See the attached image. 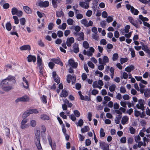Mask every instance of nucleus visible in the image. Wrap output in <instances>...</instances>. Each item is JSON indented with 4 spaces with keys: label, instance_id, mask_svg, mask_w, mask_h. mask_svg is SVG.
<instances>
[{
    "label": "nucleus",
    "instance_id": "obj_4",
    "mask_svg": "<svg viewBox=\"0 0 150 150\" xmlns=\"http://www.w3.org/2000/svg\"><path fill=\"white\" fill-rule=\"evenodd\" d=\"M71 83L74 84L76 82V77L75 75L71 76V74L67 75V81L68 83H70L71 82Z\"/></svg>",
    "mask_w": 150,
    "mask_h": 150
},
{
    "label": "nucleus",
    "instance_id": "obj_39",
    "mask_svg": "<svg viewBox=\"0 0 150 150\" xmlns=\"http://www.w3.org/2000/svg\"><path fill=\"white\" fill-rule=\"evenodd\" d=\"M105 135V133L103 129L101 128L100 130V137H104Z\"/></svg>",
    "mask_w": 150,
    "mask_h": 150
},
{
    "label": "nucleus",
    "instance_id": "obj_8",
    "mask_svg": "<svg viewBox=\"0 0 150 150\" xmlns=\"http://www.w3.org/2000/svg\"><path fill=\"white\" fill-rule=\"evenodd\" d=\"M38 5L40 7H46L49 5V3L47 1H46L44 2L40 1L38 3Z\"/></svg>",
    "mask_w": 150,
    "mask_h": 150
},
{
    "label": "nucleus",
    "instance_id": "obj_44",
    "mask_svg": "<svg viewBox=\"0 0 150 150\" xmlns=\"http://www.w3.org/2000/svg\"><path fill=\"white\" fill-rule=\"evenodd\" d=\"M29 125L28 124H24L23 125V124H21L20 127L22 129H25L29 127Z\"/></svg>",
    "mask_w": 150,
    "mask_h": 150
},
{
    "label": "nucleus",
    "instance_id": "obj_37",
    "mask_svg": "<svg viewBox=\"0 0 150 150\" xmlns=\"http://www.w3.org/2000/svg\"><path fill=\"white\" fill-rule=\"evenodd\" d=\"M47 96L44 95H42L41 97V100L42 102L45 103H47Z\"/></svg>",
    "mask_w": 150,
    "mask_h": 150
},
{
    "label": "nucleus",
    "instance_id": "obj_16",
    "mask_svg": "<svg viewBox=\"0 0 150 150\" xmlns=\"http://www.w3.org/2000/svg\"><path fill=\"white\" fill-rule=\"evenodd\" d=\"M37 64L38 66H40L42 64V60L40 55L38 54L37 57Z\"/></svg>",
    "mask_w": 150,
    "mask_h": 150
},
{
    "label": "nucleus",
    "instance_id": "obj_5",
    "mask_svg": "<svg viewBox=\"0 0 150 150\" xmlns=\"http://www.w3.org/2000/svg\"><path fill=\"white\" fill-rule=\"evenodd\" d=\"M109 70L111 73L110 76L111 78L113 79L114 76L115 69L112 67H111L110 68L109 66H107L105 69V71L107 73H108Z\"/></svg>",
    "mask_w": 150,
    "mask_h": 150
},
{
    "label": "nucleus",
    "instance_id": "obj_55",
    "mask_svg": "<svg viewBox=\"0 0 150 150\" xmlns=\"http://www.w3.org/2000/svg\"><path fill=\"white\" fill-rule=\"evenodd\" d=\"M30 113L31 114L32 113H35V114H37L38 113V110L37 109H31L30 110Z\"/></svg>",
    "mask_w": 150,
    "mask_h": 150
},
{
    "label": "nucleus",
    "instance_id": "obj_59",
    "mask_svg": "<svg viewBox=\"0 0 150 150\" xmlns=\"http://www.w3.org/2000/svg\"><path fill=\"white\" fill-rule=\"evenodd\" d=\"M88 65L89 67L92 69H93L95 67L94 64L91 61H89L88 62Z\"/></svg>",
    "mask_w": 150,
    "mask_h": 150
},
{
    "label": "nucleus",
    "instance_id": "obj_17",
    "mask_svg": "<svg viewBox=\"0 0 150 150\" xmlns=\"http://www.w3.org/2000/svg\"><path fill=\"white\" fill-rule=\"evenodd\" d=\"M52 4L53 7L54 8H56L57 6V1L58 3H60L62 1V0H51Z\"/></svg>",
    "mask_w": 150,
    "mask_h": 150
},
{
    "label": "nucleus",
    "instance_id": "obj_22",
    "mask_svg": "<svg viewBox=\"0 0 150 150\" xmlns=\"http://www.w3.org/2000/svg\"><path fill=\"white\" fill-rule=\"evenodd\" d=\"M23 81L26 83V86L23 85L24 87L26 89H28L29 87V84L28 82L25 77H23Z\"/></svg>",
    "mask_w": 150,
    "mask_h": 150
},
{
    "label": "nucleus",
    "instance_id": "obj_34",
    "mask_svg": "<svg viewBox=\"0 0 150 150\" xmlns=\"http://www.w3.org/2000/svg\"><path fill=\"white\" fill-rule=\"evenodd\" d=\"M18 9L16 7H13L11 9V13L13 15H16L18 12Z\"/></svg>",
    "mask_w": 150,
    "mask_h": 150
},
{
    "label": "nucleus",
    "instance_id": "obj_20",
    "mask_svg": "<svg viewBox=\"0 0 150 150\" xmlns=\"http://www.w3.org/2000/svg\"><path fill=\"white\" fill-rule=\"evenodd\" d=\"M134 67L133 65H131L130 66L127 67L125 69V70L128 72H130L132 70L134 69Z\"/></svg>",
    "mask_w": 150,
    "mask_h": 150
},
{
    "label": "nucleus",
    "instance_id": "obj_14",
    "mask_svg": "<svg viewBox=\"0 0 150 150\" xmlns=\"http://www.w3.org/2000/svg\"><path fill=\"white\" fill-rule=\"evenodd\" d=\"M5 79L8 80L9 83H11V81H13L14 83H16L15 77L11 75H9Z\"/></svg>",
    "mask_w": 150,
    "mask_h": 150
},
{
    "label": "nucleus",
    "instance_id": "obj_36",
    "mask_svg": "<svg viewBox=\"0 0 150 150\" xmlns=\"http://www.w3.org/2000/svg\"><path fill=\"white\" fill-rule=\"evenodd\" d=\"M116 87V86L114 84H112L110 86L109 88V90L112 92L114 91L115 90Z\"/></svg>",
    "mask_w": 150,
    "mask_h": 150
},
{
    "label": "nucleus",
    "instance_id": "obj_30",
    "mask_svg": "<svg viewBox=\"0 0 150 150\" xmlns=\"http://www.w3.org/2000/svg\"><path fill=\"white\" fill-rule=\"evenodd\" d=\"M41 118L44 120H48L50 119V117L47 115L45 114H43L41 115Z\"/></svg>",
    "mask_w": 150,
    "mask_h": 150
},
{
    "label": "nucleus",
    "instance_id": "obj_64",
    "mask_svg": "<svg viewBox=\"0 0 150 150\" xmlns=\"http://www.w3.org/2000/svg\"><path fill=\"white\" fill-rule=\"evenodd\" d=\"M129 131L131 134H133L135 132L136 130L133 127H131L129 128Z\"/></svg>",
    "mask_w": 150,
    "mask_h": 150
},
{
    "label": "nucleus",
    "instance_id": "obj_43",
    "mask_svg": "<svg viewBox=\"0 0 150 150\" xmlns=\"http://www.w3.org/2000/svg\"><path fill=\"white\" fill-rule=\"evenodd\" d=\"M120 63L121 64L127 62L128 60V59L127 58H121L120 59Z\"/></svg>",
    "mask_w": 150,
    "mask_h": 150
},
{
    "label": "nucleus",
    "instance_id": "obj_42",
    "mask_svg": "<svg viewBox=\"0 0 150 150\" xmlns=\"http://www.w3.org/2000/svg\"><path fill=\"white\" fill-rule=\"evenodd\" d=\"M118 58V55L117 53H114L113 54L112 56V60L114 61H116L117 60Z\"/></svg>",
    "mask_w": 150,
    "mask_h": 150
},
{
    "label": "nucleus",
    "instance_id": "obj_25",
    "mask_svg": "<svg viewBox=\"0 0 150 150\" xmlns=\"http://www.w3.org/2000/svg\"><path fill=\"white\" fill-rule=\"evenodd\" d=\"M56 16L58 17H61L64 16V13L62 11H57L56 12Z\"/></svg>",
    "mask_w": 150,
    "mask_h": 150
},
{
    "label": "nucleus",
    "instance_id": "obj_62",
    "mask_svg": "<svg viewBox=\"0 0 150 150\" xmlns=\"http://www.w3.org/2000/svg\"><path fill=\"white\" fill-rule=\"evenodd\" d=\"M62 132L64 134H67L66 132L67 130L65 128V126L64 124H63L62 125Z\"/></svg>",
    "mask_w": 150,
    "mask_h": 150
},
{
    "label": "nucleus",
    "instance_id": "obj_10",
    "mask_svg": "<svg viewBox=\"0 0 150 150\" xmlns=\"http://www.w3.org/2000/svg\"><path fill=\"white\" fill-rule=\"evenodd\" d=\"M69 63L72 68H76L78 64L77 63L75 62L72 59H69Z\"/></svg>",
    "mask_w": 150,
    "mask_h": 150
},
{
    "label": "nucleus",
    "instance_id": "obj_32",
    "mask_svg": "<svg viewBox=\"0 0 150 150\" xmlns=\"http://www.w3.org/2000/svg\"><path fill=\"white\" fill-rule=\"evenodd\" d=\"M80 37H79L77 40L78 41L83 40H84V33L83 32L79 33Z\"/></svg>",
    "mask_w": 150,
    "mask_h": 150
},
{
    "label": "nucleus",
    "instance_id": "obj_54",
    "mask_svg": "<svg viewBox=\"0 0 150 150\" xmlns=\"http://www.w3.org/2000/svg\"><path fill=\"white\" fill-rule=\"evenodd\" d=\"M82 100H84L85 101H89L91 100L90 98V97H88V96H83V98H80Z\"/></svg>",
    "mask_w": 150,
    "mask_h": 150
},
{
    "label": "nucleus",
    "instance_id": "obj_52",
    "mask_svg": "<svg viewBox=\"0 0 150 150\" xmlns=\"http://www.w3.org/2000/svg\"><path fill=\"white\" fill-rule=\"evenodd\" d=\"M60 115L63 119H67V116L65 115L64 112H60Z\"/></svg>",
    "mask_w": 150,
    "mask_h": 150
},
{
    "label": "nucleus",
    "instance_id": "obj_28",
    "mask_svg": "<svg viewBox=\"0 0 150 150\" xmlns=\"http://www.w3.org/2000/svg\"><path fill=\"white\" fill-rule=\"evenodd\" d=\"M30 111L28 110L24 113L22 115L23 118H25L29 116L31 114Z\"/></svg>",
    "mask_w": 150,
    "mask_h": 150
},
{
    "label": "nucleus",
    "instance_id": "obj_15",
    "mask_svg": "<svg viewBox=\"0 0 150 150\" xmlns=\"http://www.w3.org/2000/svg\"><path fill=\"white\" fill-rule=\"evenodd\" d=\"M142 49L146 53L148 54L149 56H150V50L149 49L147 45H146L142 47Z\"/></svg>",
    "mask_w": 150,
    "mask_h": 150
},
{
    "label": "nucleus",
    "instance_id": "obj_51",
    "mask_svg": "<svg viewBox=\"0 0 150 150\" xmlns=\"http://www.w3.org/2000/svg\"><path fill=\"white\" fill-rule=\"evenodd\" d=\"M93 88H101V87H100L98 86L97 82L96 81H95L93 82Z\"/></svg>",
    "mask_w": 150,
    "mask_h": 150
},
{
    "label": "nucleus",
    "instance_id": "obj_45",
    "mask_svg": "<svg viewBox=\"0 0 150 150\" xmlns=\"http://www.w3.org/2000/svg\"><path fill=\"white\" fill-rule=\"evenodd\" d=\"M104 100L105 101L103 102L102 103H107V102L110 100V98L108 96H105L104 97Z\"/></svg>",
    "mask_w": 150,
    "mask_h": 150
},
{
    "label": "nucleus",
    "instance_id": "obj_2",
    "mask_svg": "<svg viewBox=\"0 0 150 150\" xmlns=\"http://www.w3.org/2000/svg\"><path fill=\"white\" fill-rule=\"evenodd\" d=\"M35 133L36 139H36L34 140L35 145L38 150H42L40 142V131L39 130H36L35 131Z\"/></svg>",
    "mask_w": 150,
    "mask_h": 150
},
{
    "label": "nucleus",
    "instance_id": "obj_26",
    "mask_svg": "<svg viewBox=\"0 0 150 150\" xmlns=\"http://www.w3.org/2000/svg\"><path fill=\"white\" fill-rule=\"evenodd\" d=\"M132 24L136 28H139L140 27L139 25L138 24V21L136 20H133L132 22L130 23Z\"/></svg>",
    "mask_w": 150,
    "mask_h": 150
},
{
    "label": "nucleus",
    "instance_id": "obj_48",
    "mask_svg": "<svg viewBox=\"0 0 150 150\" xmlns=\"http://www.w3.org/2000/svg\"><path fill=\"white\" fill-rule=\"evenodd\" d=\"M30 124L32 127H35L36 125V121L35 120H31L30 122Z\"/></svg>",
    "mask_w": 150,
    "mask_h": 150
},
{
    "label": "nucleus",
    "instance_id": "obj_57",
    "mask_svg": "<svg viewBox=\"0 0 150 150\" xmlns=\"http://www.w3.org/2000/svg\"><path fill=\"white\" fill-rule=\"evenodd\" d=\"M57 35L59 37H62L63 36V33L62 31L59 30L57 31Z\"/></svg>",
    "mask_w": 150,
    "mask_h": 150
},
{
    "label": "nucleus",
    "instance_id": "obj_7",
    "mask_svg": "<svg viewBox=\"0 0 150 150\" xmlns=\"http://www.w3.org/2000/svg\"><path fill=\"white\" fill-rule=\"evenodd\" d=\"M74 41V39L73 37H71L67 38L66 41V44L68 47H70L71 44L73 43Z\"/></svg>",
    "mask_w": 150,
    "mask_h": 150
},
{
    "label": "nucleus",
    "instance_id": "obj_12",
    "mask_svg": "<svg viewBox=\"0 0 150 150\" xmlns=\"http://www.w3.org/2000/svg\"><path fill=\"white\" fill-rule=\"evenodd\" d=\"M20 50L21 51L29 50H31V47L29 45H24L20 47Z\"/></svg>",
    "mask_w": 150,
    "mask_h": 150
},
{
    "label": "nucleus",
    "instance_id": "obj_23",
    "mask_svg": "<svg viewBox=\"0 0 150 150\" xmlns=\"http://www.w3.org/2000/svg\"><path fill=\"white\" fill-rule=\"evenodd\" d=\"M129 120V118L127 117V116H124L122 118L121 122L124 125L125 124L126 122L128 121Z\"/></svg>",
    "mask_w": 150,
    "mask_h": 150
},
{
    "label": "nucleus",
    "instance_id": "obj_60",
    "mask_svg": "<svg viewBox=\"0 0 150 150\" xmlns=\"http://www.w3.org/2000/svg\"><path fill=\"white\" fill-rule=\"evenodd\" d=\"M120 141L121 143H125L126 142V138L125 137H122L120 139Z\"/></svg>",
    "mask_w": 150,
    "mask_h": 150
},
{
    "label": "nucleus",
    "instance_id": "obj_35",
    "mask_svg": "<svg viewBox=\"0 0 150 150\" xmlns=\"http://www.w3.org/2000/svg\"><path fill=\"white\" fill-rule=\"evenodd\" d=\"M126 6L128 10H129L130 9L131 12V13H132V11H133V10L134 9V7L133 6H131V5L129 4H126Z\"/></svg>",
    "mask_w": 150,
    "mask_h": 150
},
{
    "label": "nucleus",
    "instance_id": "obj_56",
    "mask_svg": "<svg viewBox=\"0 0 150 150\" xmlns=\"http://www.w3.org/2000/svg\"><path fill=\"white\" fill-rule=\"evenodd\" d=\"M113 21V18L111 17L110 16H109L107 18V19H106V21L108 23L111 22Z\"/></svg>",
    "mask_w": 150,
    "mask_h": 150
},
{
    "label": "nucleus",
    "instance_id": "obj_29",
    "mask_svg": "<svg viewBox=\"0 0 150 150\" xmlns=\"http://www.w3.org/2000/svg\"><path fill=\"white\" fill-rule=\"evenodd\" d=\"M90 128L88 126H84V128L81 129V132L82 133H84L86 132H88L90 130Z\"/></svg>",
    "mask_w": 150,
    "mask_h": 150
},
{
    "label": "nucleus",
    "instance_id": "obj_31",
    "mask_svg": "<svg viewBox=\"0 0 150 150\" xmlns=\"http://www.w3.org/2000/svg\"><path fill=\"white\" fill-rule=\"evenodd\" d=\"M68 95V92L65 90H63L62 91V93L60 96L62 97H66Z\"/></svg>",
    "mask_w": 150,
    "mask_h": 150
},
{
    "label": "nucleus",
    "instance_id": "obj_1",
    "mask_svg": "<svg viewBox=\"0 0 150 150\" xmlns=\"http://www.w3.org/2000/svg\"><path fill=\"white\" fill-rule=\"evenodd\" d=\"M8 80L4 79L1 83V87L2 90L8 92L13 88L12 86L11 85Z\"/></svg>",
    "mask_w": 150,
    "mask_h": 150
},
{
    "label": "nucleus",
    "instance_id": "obj_6",
    "mask_svg": "<svg viewBox=\"0 0 150 150\" xmlns=\"http://www.w3.org/2000/svg\"><path fill=\"white\" fill-rule=\"evenodd\" d=\"M51 61L56 64L60 65L61 67L63 66V63L61 61L59 57H57V58H52L51 59Z\"/></svg>",
    "mask_w": 150,
    "mask_h": 150
},
{
    "label": "nucleus",
    "instance_id": "obj_3",
    "mask_svg": "<svg viewBox=\"0 0 150 150\" xmlns=\"http://www.w3.org/2000/svg\"><path fill=\"white\" fill-rule=\"evenodd\" d=\"M30 100V98L27 95H25L23 96L18 98L16 100V102L18 103L19 102H28Z\"/></svg>",
    "mask_w": 150,
    "mask_h": 150
},
{
    "label": "nucleus",
    "instance_id": "obj_49",
    "mask_svg": "<svg viewBox=\"0 0 150 150\" xmlns=\"http://www.w3.org/2000/svg\"><path fill=\"white\" fill-rule=\"evenodd\" d=\"M81 23L85 26L86 27L88 21L86 19H83L81 21Z\"/></svg>",
    "mask_w": 150,
    "mask_h": 150
},
{
    "label": "nucleus",
    "instance_id": "obj_40",
    "mask_svg": "<svg viewBox=\"0 0 150 150\" xmlns=\"http://www.w3.org/2000/svg\"><path fill=\"white\" fill-rule=\"evenodd\" d=\"M103 60L104 65L106 63H108L109 62L108 58L106 56H104L103 57Z\"/></svg>",
    "mask_w": 150,
    "mask_h": 150
},
{
    "label": "nucleus",
    "instance_id": "obj_53",
    "mask_svg": "<svg viewBox=\"0 0 150 150\" xmlns=\"http://www.w3.org/2000/svg\"><path fill=\"white\" fill-rule=\"evenodd\" d=\"M130 26L129 25H126L125 27V33H127L129 32V29H130Z\"/></svg>",
    "mask_w": 150,
    "mask_h": 150
},
{
    "label": "nucleus",
    "instance_id": "obj_63",
    "mask_svg": "<svg viewBox=\"0 0 150 150\" xmlns=\"http://www.w3.org/2000/svg\"><path fill=\"white\" fill-rule=\"evenodd\" d=\"M134 140L136 143H138L141 140V138L139 135H138L134 137Z\"/></svg>",
    "mask_w": 150,
    "mask_h": 150
},
{
    "label": "nucleus",
    "instance_id": "obj_61",
    "mask_svg": "<svg viewBox=\"0 0 150 150\" xmlns=\"http://www.w3.org/2000/svg\"><path fill=\"white\" fill-rule=\"evenodd\" d=\"M67 27V24L66 23H63L62 24L61 27L59 26V28L63 30H65Z\"/></svg>",
    "mask_w": 150,
    "mask_h": 150
},
{
    "label": "nucleus",
    "instance_id": "obj_9",
    "mask_svg": "<svg viewBox=\"0 0 150 150\" xmlns=\"http://www.w3.org/2000/svg\"><path fill=\"white\" fill-rule=\"evenodd\" d=\"M27 58L28 62L33 61V63H35L36 62V57L35 56L30 54L28 56Z\"/></svg>",
    "mask_w": 150,
    "mask_h": 150
},
{
    "label": "nucleus",
    "instance_id": "obj_46",
    "mask_svg": "<svg viewBox=\"0 0 150 150\" xmlns=\"http://www.w3.org/2000/svg\"><path fill=\"white\" fill-rule=\"evenodd\" d=\"M67 24L69 25H73L74 23L73 20L71 18H68L67 19Z\"/></svg>",
    "mask_w": 150,
    "mask_h": 150
},
{
    "label": "nucleus",
    "instance_id": "obj_58",
    "mask_svg": "<svg viewBox=\"0 0 150 150\" xmlns=\"http://www.w3.org/2000/svg\"><path fill=\"white\" fill-rule=\"evenodd\" d=\"M55 64L53 62H50L48 63V66L51 69H52L54 66Z\"/></svg>",
    "mask_w": 150,
    "mask_h": 150
},
{
    "label": "nucleus",
    "instance_id": "obj_47",
    "mask_svg": "<svg viewBox=\"0 0 150 150\" xmlns=\"http://www.w3.org/2000/svg\"><path fill=\"white\" fill-rule=\"evenodd\" d=\"M20 22L21 25H24L25 24V20L24 18H22L20 19Z\"/></svg>",
    "mask_w": 150,
    "mask_h": 150
},
{
    "label": "nucleus",
    "instance_id": "obj_50",
    "mask_svg": "<svg viewBox=\"0 0 150 150\" xmlns=\"http://www.w3.org/2000/svg\"><path fill=\"white\" fill-rule=\"evenodd\" d=\"M13 18L14 20V23L16 24H18L19 23V19L18 17L16 16H13Z\"/></svg>",
    "mask_w": 150,
    "mask_h": 150
},
{
    "label": "nucleus",
    "instance_id": "obj_18",
    "mask_svg": "<svg viewBox=\"0 0 150 150\" xmlns=\"http://www.w3.org/2000/svg\"><path fill=\"white\" fill-rule=\"evenodd\" d=\"M23 8L25 12L27 13H32V10L30 8L27 6H24Z\"/></svg>",
    "mask_w": 150,
    "mask_h": 150
},
{
    "label": "nucleus",
    "instance_id": "obj_11",
    "mask_svg": "<svg viewBox=\"0 0 150 150\" xmlns=\"http://www.w3.org/2000/svg\"><path fill=\"white\" fill-rule=\"evenodd\" d=\"M100 145L101 146L103 150H109V145L105 142L100 143Z\"/></svg>",
    "mask_w": 150,
    "mask_h": 150
},
{
    "label": "nucleus",
    "instance_id": "obj_21",
    "mask_svg": "<svg viewBox=\"0 0 150 150\" xmlns=\"http://www.w3.org/2000/svg\"><path fill=\"white\" fill-rule=\"evenodd\" d=\"M144 95L146 98H149L150 96V89L146 88L145 89L144 92Z\"/></svg>",
    "mask_w": 150,
    "mask_h": 150
},
{
    "label": "nucleus",
    "instance_id": "obj_13",
    "mask_svg": "<svg viewBox=\"0 0 150 150\" xmlns=\"http://www.w3.org/2000/svg\"><path fill=\"white\" fill-rule=\"evenodd\" d=\"M79 5L82 8L87 9L89 7V3H86L84 2H81L79 3Z\"/></svg>",
    "mask_w": 150,
    "mask_h": 150
},
{
    "label": "nucleus",
    "instance_id": "obj_38",
    "mask_svg": "<svg viewBox=\"0 0 150 150\" xmlns=\"http://www.w3.org/2000/svg\"><path fill=\"white\" fill-rule=\"evenodd\" d=\"M83 47L85 49H88L89 47V45L87 41H85L83 42Z\"/></svg>",
    "mask_w": 150,
    "mask_h": 150
},
{
    "label": "nucleus",
    "instance_id": "obj_19",
    "mask_svg": "<svg viewBox=\"0 0 150 150\" xmlns=\"http://www.w3.org/2000/svg\"><path fill=\"white\" fill-rule=\"evenodd\" d=\"M74 52L75 53H77L79 51V48L78 47V44L75 43L73 45Z\"/></svg>",
    "mask_w": 150,
    "mask_h": 150
},
{
    "label": "nucleus",
    "instance_id": "obj_24",
    "mask_svg": "<svg viewBox=\"0 0 150 150\" xmlns=\"http://www.w3.org/2000/svg\"><path fill=\"white\" fill-rule=\"evenodd\" d=\"M6 29L8 31H10L12 29V26L10 22H8L6 24Z\"/></svg>",
    "mask_w": 150,
    "mask_h": 150
},
{
    "label": "nucleus",
    "instance_id": "obj_41",
    "mask_svg": "<svg viewBox=\"0 0 150 150\" xmlns=\"http://www.w3.org/2000/svg\"><path fill=\"white\" fill-rule=\"evenodd\" d=\"M39 68V72L42 75L43 74V69H44L43 66L42 64L40 66H38Z\"/></svg>",
    "mask_w": 150,
    "mask_h": 150
},
{
    "label": "nucleus",
    "instance_id": "obj_33",
    "mask_svg": "<svg viewBox=\"0 0 150 150\" xmlns=\"http://www.w3.org/2000/svg\"><path fill=\"white\" fill-rule=\"evenodd\" d=\"M47 139L49 142V144L51 146L52 150H53L52 140L51 136L49 135H48L47 136Z\"/></svg>",
    "mask_w": 150,
    "mask_h": 150
},
{
    "label": "nucleus",
    "instance_id": "obj_27",
    "mask_svg": "<svg viewBox=\"0 0 150 150\" xmlns=\"http://www.w3.org/2000/svg\"><path fill=\"white\" fill-rule=\"evenodd\" d=\"M136 106L138 109H141L142 110H144V104H137Z\"/></svg>",
    "mask_w": 150,
    "mask_h": 150
}]
</instances>
